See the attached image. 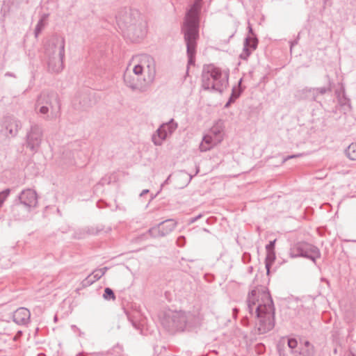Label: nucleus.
Returning <instances> with one entry per match:
<instances>
[{"label":"nucleus","mask_w":356,"mask_h":356,"mask_svg":"<svg viewBox=\"0 0 356 356\" xmlns=\"http://www.w3.org/2000/svg\"><path fill=\"white\" fill-rule=\"evenodd\" d=\"M259 289L252 290L248 296V309L250 314L255 309L256 316L258 319L257 323L259 334H265L273 330L275 326V308L272 298L270 293L262 290L261 300Z\"/></svg>","instance_id":"nucleus-1"},{"label":"nucleus","mask_w":356,"mask_h":356,"mask_svg":"<svg viewBox=\"0 0 356 356\" xmlns=\"http://www.w3.org/2000/svg\"><path fill=\"white\" fill-rule=\"evenodd\" d=\"M202 0H195L186 11L181 27V32L186 44L188 65H193L195 62L196 49L199 39L200 13Z\"/></svg>","instance_id":"nucleus-2"},{"label":"nucleus","mask_w":356,"mask_h":356,"mask_svg":"<svg viewBox=\"0 0 356 356\" xmlns=\"http://www.w3.org/2000/svg\"><path fill=\"white\" fill-rule=\"evenodd\" d=\"M116 20L122 33L133 40L143 38L147 33L146 22L137 10L120 11Z\"/></svg>","instance_id":"nucleus-3"},{"label":"nucleus","mask_w":356,"mask_h":356,"mask_svg":"<svg viewBox=\"0 0 356 356\" xmlns=\"http://www.w3.org/2000/svg\"><path fill=\"white\" fill-rule=\"evenodd\" d=\"M199 323L198 316L182 311L166 313L161 320L163 327L170 333L183 332L197 326Z\"/></svg>","instance_id":"nucleus-4"},{"label":"nucleus","mask_w":356,"mask_h":356,"mask_svg":"<svg viewBox=\"0 0 356 356\" xmlns=\"http://www.w3.org/2000/svg\"><path fill=\"white\" fill-rule=\"evenodd\" d=\"M201 79L202 87L204 90L221 93L228 86L229 73L210 64L204 65Z\"/></svg>","instance_id":"nucleus-5"},{"label":"nucleus","mask_w":356,"mask_h":356,"mask_svg":"<svg viewBox=\"0 0 356 356\" xmlns=\"http://www.w3.org/2000/svg\"><path fill=\"white\" fill-rule=\"evenodd\" d=\"M60 108L58 95L54 91H42L38 97L35 105V111L41 115H46L44 118L47 120L55 117Z\"/></svg>","instance_id":"nucleus-6"},{"label":"nucleus","mask_w":356,"mask_h":356,"mask_svg":"<svg viewBox=\"0 0 356 356\" xmlns=\"http://www.w3.org/2000/svg\"><path fill=\"white\" fill-rule=\"evenodd\" d=\"M37 204L38 195L36 192L33 189L26 188L23 190L17 197L12 207V211L15 213L23 207L26 213H29L31 209L35 208Z\"/></svg>","instance_id":"nucleus-7"},{"label":"nucleus","mask_w":356,"mask_h":356,"mask_svg":"<svg viewBox=\"0 0 356 356\" xmlns=\"http://www.w3.org/2000/svg\"><path fill=\"white\" fill-rule=\"evenodd\" d=\"M289 254L291 258L304 257L314 262H316V259L321 257V252L317 247L305 242H299L293 245Z\"/></svg>","instance_id":"nucleus-8"},{"label":"nucleus","mask_w":356,"mask_h":356,"mask_svg":"<svg viewBox=\"0 0 356 356\" xmlns=\"http://www.w3.org/2000/svg\"><path fill=\"white\" fill-rule=\"evenodd\" d=\"M42 140V127L36 123H32L26 131L24 145L33 153H36L40 147Z\"/></svg>","instance_id":"nucleus-9"},{"label":"nucleus","mask_w":356,"mask_h":356,"mask_svg":"<svg viewBox=\"0 0 356 356\" xmlns=\"http://www.w3.org/2000/svg\"><path fill=\"white\" fill-rule=\"evenodd\" d=\"M124 84L133 91L145 92L152 83L144 80V77H140L127 70L123 76Z\"/></svg>","instance_id":"nucleus-10"},{"label":"nucleus","mask_w":356,"mask_h":356,"mask_svg":"<svg viewBox=\"0 0 356 356\" xmlns=\"http://www.w3.org/2000/svg\"><path fill=\"white\" fill-rule=\"evenodd\" d=\"M177 128V123L173 119L162 124L152 136V142L155 145H161L167 137L171 135Z\"/></svg>","instance_id":"nucleus-11"},{"label":"nucleus","mask_w":356,"mask_h":356,"mask_svg":"<svg viewBox=\"0 0 356 356\" xmlns=\"http://www.w3.org/2000/svg\"><path fill=\"white\" fill-rule=\"evenodd\" d=\"M65 41L64 38L60 36L53 37L46 44L45 52L47 56L65 57Z\"/></svg>","instance_id":"nucleus-12"},{"label":"nucleus","mask_w":356,"mask_h":356,"mask_svg":"<svg viewBox=\"0 0 356 356\" xmlns=\"http://www.w3.org/2000/svg\"><path fill=\"white\" fill-rule=\"evenodd\" d=\"M140 63L147 74L144 76V80L148 83H153L156 75V63L154 58L148 54H142L140 56Z\"/></svg>","instance_id":"nucleus-13"},{"label":"nucleus","mask_w":356,"mask_h":356,"mask_svg":"<svg viewBox=\"0 0 356 356\" xmlns=\"http://www.w3.org/2000/svg\"><path fill=\"white\" fill-rule=\"evenodd\" d=\"M22 125L19 120L13 116H6L2 122V131H5V135L8 138H15L17 136Z\"/></svg>","instance_id":"nucleus-14"},{"label":"nucleus","mask_w":356,"mask_h":356,"mask_svg":"<svg viewBox=\"0 0 356 356\" xmlns=\"http://www.w3.org/2000/svg\"><path fill=\"white\" fill-rule=\"evenodd\" d=\"M175 227V221L168 219L160 222L157 226L150 228L148 233L154 238L163 237L172 232Z\"/></svg>","instance_id":"nucleus-15"},{"label":"nucleus","mask_w":356,"mask_h":356,"mask_svg":"<svg viewBox=\"0 0 356 356\" xmlns=\"http://www.w3.org/2000/svg\"><path fill=\"white\" fill-rule=\"evenodd\" d=\"M258 45V39L256 36H247L244 40L243 50L240 54V58L247 60L248 57L254 51Z\"/></svg>","instance_id":"nucleus-16"},{"label":"nucleus","mask_w":356,"mask_h":356,"mask_svg":"<svg viewBox=\"0 0 356 356\" xmlns=\"http://www.w3.org/2000/svg\"><path fill=\"white\" fill-rule=\"evenodd\" d=\"M279 354L280 356H314V347L308 341L305 342L304 346L298 348L296 351L292 352L291 355H289L288 353H285V350L279 348Z\"/></svg>","instance_id":"nucleus-17"},{"label":"nucleus","mask_w":356,"mask_h":356,"mask_svg":"<svg viewBox=\"0 0 356 356\" xmlns=\"http://www.w3.org/2000/svg\"><path fill=\"white\" fill-rule=\"evenodd\" d=\"M31 318L30 311L25 307H19L13 314V321L17 325H26L29 323Z\"/></svg>","instance_id":"nucleus-18"},{"label":"nucleus","mask_w":356,"mask_h":356,"mask_svg":"<svg viewBox=\"0 0 356 356\" xmlns=\"http://www.w3.org/2000/svg\"><path fill=\"white\" fill-rule=\"evenodd\" d=\"M225 122L222 120L216 121L210 129L209 134L215 138L216 142H222L224 138Z\"/></svg>","instance_id":"nucleus-19"},{"label":"nucleus","mask_w":356,"mask_h":356,"mask_svg":"<svg viewBox=\"0 0 356 356\" xmlns=\"http://www.w3.org/2000/svg\"><path fill=\"white\" fill-rule=\"evenodd\" d=\"M63 58L64 57H58L56 56H48V70L53 73L60 72L64 67Z\"/></svg>","instance_id":"nucleus-20"},{"label":"nucleus","mask_w":356,"mask_h":356,"mask_svg":"<svg viewBox=\"0 0 356 356\" xmlns=\"http://www.w3.org/2000/svg\"><path fill=\"white\" fill-rule=\"evenodd\" d=\"M108 270L107 267L96 269L89 275L83 281V285L85 286H90L98 280H99Z\"/></svg>","instance_id":"nucleus-21"},{"label":"nucleus","mask_w":356,"mask_h":356,"mask_svg":"<svg viewBox=\"0 0 356 356\" xmlns=\"http://www.w3.org/2000/svg\"><path fill=\"white\" fill-rule=\"evenodd\" d=\"M220 143V142H216L214 137H212L209 134H207L202 138V141L200 145V150L201 152L209 151Z\"/></svg>","instance_id":"nucleus-22"},{"label":"nucleus","mask_w":356,"mask_h":356,"mask_svg":"<svg viewBox=\"0 0 356 356\" xmlns=\"http://www.w3.org/2000/svg\"><path fill=\"white\" fill-rule=\"evenodd\" d=\"M330 88L326 87H321V88H304L302 92L303 93H311L312 94V99L314 101H316L317 99V97L318 95H324L327 91H330Z\"/></svg>","instance_id":"nucleus-23"},{"label":"nucleus","mask_w":356,"mask_h":356,"mask_svg":"<svg viewBox=\"0 0 356 356\" xmlns=\"http://www.w3.org/2000/svg\"><path fill=\"white\" fill-rule=\"evenodd\" d=\"M276 259L275 251L266 252V257L265 259V266L267 270V274L270 273V268Z\"/></svg>","instance_id":"nucleus-24"},{"label":"nucleus","mask_w":356,"mask_h":356,"mask_svg":"<svg viewBox=\"0 0 356 356\" xmlns=\"http://www.w3.org/2000/svg\"><path fill=\"white\" fill-rule=\"evenodd\" d=\"M346 156L353 161L356 160V143H351L345 150Z\"/></svg>","instance_id":"nucleus-25"},{"label":"nucleus","mask_w":356,"mask_h":356,"mask_svg":"<svg viewBox=\"0 0 356 356\" xmlns=\"http://www.w3.org/2000/svg\"><path fill=\"white\" fill-rule=\"evenodd\" d=\"M297 346H298V341L296 339H288V348H287V349H285V350H286L285 353H288L289 355H291L292 352L297 350L296 349L297 348ZM283 350H284V348Z\"/></svg>","instance_id":"nucleus-26"},{"label":"nucleus","mask_w":356,"mask_h":356,"mask_svg":"<svg viewBox=\"0 0 356 356\" xmlns=\"http://www.w3.org/2000/svg\"><path fill=\"white\" fill-rule=\"evenodd\" d=\"M47 15H44L37 23L36 26L35 28L34 33L35 38H38L39 34L41 33L42 30L44 29L45 26L44 21L47 18Z\"/></svg>","instance_id":"nucleus-27"},{"label":"nucleus","mask_w":356,"mask_h":356,"mask_svg":"<svg viewBox=\"0 0 356 356\" xmlns=\"http://www.w3.org/2000/svg\"><path fill=\"white\" fill-rule=\"evenodd\" d=\"M103 298L106 300H115V296L113 291L108 287H106L104 289Z\"/></svg>","instance_id":"nucleus-28"},{"label":"nucleus","mask_w":356,"mask_h":356,"mask_svg":"<svg viewBox=\"0 0 356 356\" xmlns=\"http://www.w3.org/2000/svg\"><path fill=\"white\" fill-rule=\"evenodd\" d=\"M143 72H144V70H143V67L141 66V64L139 63L138 65L134 66L133 71L131 72H132V74H134L137 76L142 77Z\"/></svg>","instance_id":"nucleus-29"},{"label":"nucleus","mask_w":356,"mask_h":356,"mask_svg":"<svg viewBox=\"0 0 356 356\" xmlns=\"http://www.w3.org/2000/svg\"><path fill=\"white\" fill-rule=\"evenodd\" d=\"M240 95H241V92H236L234 90V88L232 90V95L229 97L228 102L226 103L225 106L226 108H227L230 105V104L233 103L235 101V99H236L240 96Z\"/></svg>","instance_id":"nucleus-30"},{"label":"nucleus","mask_w":356,"mask_h":356,"mask_svg":"<svg viewBox=\"0 0 356 356\" xmlns=\"http://www.w3.org/2000/svg\"><path fill=\"white\" fill-rule=\"evenodd\" d=\"M10 190L9 188H6L3 191L0 192V207L2 206L4 201L10 195Z\"/></svg>","instance_id":"nucleus-31"},{"label":"nucleus","mask_w":356,"mask_h":356,"mask_svg":"<svg viewBox=\"0 0 356 356\" xmlns=\"http://www.w3.org/2000/svg\"><path fill=\"white\" fill-rule=\"evenodd\" d=\"M276 239L270 241L268 244L266 245V252L275 251Z\"/></svg>","instance_id":"nucleus-32"},{"label":"nucleus","mask_w":356,"mask_h":356,"mask_svg":"<svg viewBox=\"0 0 356 356\" xmlns=\"http://www.w3.org/2000/svg\"><path fill=\"white\" fill-rule=\"evenodd\" d=\"M304 154L300 153L296 154L289 155L283 159L282 163H284L286 161L295 158H299L303 156Z\"/></svg>","instance_id":"nucleus-33"},{"label":"nucleus","mask_w":356,"mask_h":356,"mask_svg":"<svg viewBox=\"0 0 356 356\" xmlns=\"http://www.w3.org/2000/svg\"><path fill=\"white\" fill-rule=\"evenodd\" d=\"M186 243V238L184 236H180L177 239V244L179 247H184Z\"/></svg>","instance_id":"nucleus-34"},{"label":"nucleus","mask_w":356,"mask_h":356,"mask_svg":"<svg viewBox=\"0 0 356 356\" xmlns=\"http://www.w3.org/2000/svg\"><path fill=\"white\" fill-rule=\"evenodd\" d=\"M299 38H300V35H298L296 40H294L293 41L290 42V49H291V51L292 50V48L295 45H296L298 44Z\"/></svg>","instance_id":"nucleus-35"},{"label":"nucleus","mask_w":356,"mask_h":356,"mask_svg":"<svg viewBox=\"0 0 356 356\" xmlns=\"http://www.w3.org/2000/svg\"><path fill=\"white\" fill-rule=\"evenodd\" d=\"M248 33H250V36H255L254 32H253V29H252V27L251 26V24L250 23H248Z\"/></svg>","instance_id":"nucleus-36"},{"label":"nucleus","mask_w":356,"mask_h":356,"mask_svg":"<svg viewBox=\"0 0 356 356\" xmlns=\"http://www.w3.org/2000/svg\"><path fill=\"white\" fill-rule=\"evenodd\" d=\"M148 192H149V190H147V189H145V190H143V191L141 192V193H140V196H143V195H144L145 194L147 193Z\"/></svg>","instance_id":"nucleus-37"},{"label":"nucleus","mask_w":356,"mask_h":356,"mask_svg":"<svg viewBox=\"0 0 356 356\" xmlns=\"http://www.w3.org/2000/svg\"><path fill=\"white\" fill-rule=\"evenodd\" d=\"M22 334V331L17 332L16 336L15 337V339H16L17 337H20Z\"/></svg>","instance_id":"nucleus-38"},{"label":"nucleus","mask_w":356,"mask_h":356,"mask_svg":"<svg viewBox=\"0 0 356 356\" xmlns=\"http://www.w3.org/2000/svg\"><path fill=\"white\" fill-rule=\"evenodd\" d=\"M200 217H201V215H198L197 216H196L195 218H194L191 221H192V222H195V221H196L197 219H199Z\"/></svg>","instance_id":"nucleus-39"},{"label":"nucleus","mask_w":356,"mask_h":356,"mask_svg":"<svg viewBox=\"0 0 356 356\" xmlns=\"http://www.w3.org/2000/svg\"><path fill=\"white\" fill-rule=\"evenodd\" d=\"M105 181H106V179H105L104 178H102V179L100 180L99 184H104Z\"/></svg>","instance_id":"nucleus-40"},{"label":"nucleus","mask_w":356,"mask_h":356,"mask_svg":"<svg viewBox=\"0 0 356 356\" xmlns=\"http://www.w3.org/2000/svg\"><path fill=\"white\" fill-rule=\"evenodd\" d=\"M72 328L74 329V330H75V329L78 330V327L76 325H72Z\"/></svg>","instance_id":"nucleus-41"},{"label":"nucleus","mask_w":356,"mask_h":356,"mask_svg":"<svg viewBox=\"0 0 356 356\" xmlns=\"http://www.w3.org/2000/svg\"><path fill=\"white\" fill-rule=\"evenodd\" d=\"M238 312V310L236 309H234V313L236 314Z\"/></svg>","instance_id":"nucleus-42"},{"label":"nucleus","mask_w":356,"mask_h":356,"mask_svg":"<svg viewBox=\"0 0 356 356\" xmlns=\"http://www.w3.org/2000/svg\"><path fill=\"white\" fill-rule=\"evenodd\" d=\"M54 321H57V316H54Z\"/></svg>","instance_id":"nucleus-43"},{"label":"nucleus","mask_w":356,"mask_h":356,"mask_svg":"<svg viewBox=\"0 0 356 356\" xmlns=\"http://www.w3.org/2000/svg\"><path fill=\"white\" fill-rule=\"evenodd\" d=\"M241 81H242V79H240V81H239V83H239V84H241Z\"/></svg>","instance_id":"nucleus-44"}]
</instances>
